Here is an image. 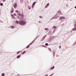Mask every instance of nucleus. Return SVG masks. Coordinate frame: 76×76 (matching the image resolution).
Returning <instances> with one entry per match:
<instances>
[{
    "label": "nucleus",
    "instance_id": "obj_1",
    "mask_svg": "<svg viewBox=\"0 0 76 76\" xmlns=\"http://www.w3.org/2000/svg\"><path fill=\"white\" fill-rule=\"evenodd\" d=\"M16 23H17V24H18V23H19L20 25H22V26H24V25L26 24V22L21 20L19 22L18 21H16Z\"/></svg>",
    "mask_w": 76,
    "mask_h": 76
},
{
    "label": "nucleus",
    "instance_id": "obj_2",
    "mask_svg": "<svg viewBox=\"0 0 76 76\" xmlns=\"http://www.w3.org/2000/svg\"><path fill=\"white\" fill-rule=\"evenodd\" d=\"M58 13L61 14V12H58V13L56 15L52 18V19H57V18H59V17H60V15L58 14Z\"/></svg>",
    "mask_w": 76,
    "mask_h": 76
},
{
    "label": "nucleus",
    "instance_id": "obj_3",
    "mask_svg": "<svg viewBox=\"0 0 76 76\" xmlns=\"http://www.w3.org/2000/svg\"><path fill=\"white\" fill-rule=\"evenodd\" d=\"M47 37V35H45V36H43L42 38V39H41L40 40L41 41H42L43 40H44V39H45V37Z\"/></svg>",
    "mask_w": 76,
    "mask_h": 76
},
{
    "label": "nucleus",
    "instance_id": "obj_4",
    "mask_svg": "<svg viewBox=\"0 0 76 76\" xmlns=\"http://www.w3.org/2000/svg\"><path fill=\"white\" fill-rule=\"evenodd\" d=\"M65 19V17L64 16L61 17L60 18V20H62L63 19Z\"/></svg>",
    "mask_w": 76,
    "mask_h": 76
},
{
    "label": "nucleus",
    "instance_id": "obj_5",
    "mask_svg": "<svg viewBox=\"0 0 76 76\" xmlns=\"http://www.w3.org/2000/svg\"><path fill=\"white\" fill-rule=\"evenodd\" d=\"M13 6L14 8L16 9V7H17V4L16 3H14Z\"/></svg>",
    "mask_w": 76,
    "mask_h": 76
},
{
    "label": "nucleus",
    "instance_id": "obj_6",
    "mask_svg": "<svg viewBox=\"0 0 76 76\" xmlns=\"http://www.w3.org/2000/svg\"><path fill=\"white\" fill-rule=\"evenodd\" d=\"M74 28H73L72 29V31H76V24H74Z\"/></svg>",
    "mask_w": 76,
    "mask_h": 76
},
{
    "label": "nucleus",
    "instance_id": "obj_7",
    "mask_svg": "<svg viewBox=\"0 0 76 76\" xmlns=\"http://www.w3.org/2000/svg\"><path fill=\"white\" fill-rule=\"evenodd\" d=\"M10 12L11 13H13V8H12L11 9V10L10 11Z\"/></svg>",
    "mask_w": 76,
    "mask_h": 76
},
{
    "label": "nucleus",
    "instance_id": "obj_8",
    "mask_svg": "<svg viewBox=\"0 0 76 76\" xmlns=\"http://www.w3.org/2000/svg\"><path fill=\"white\" fill-rule=\"evenodd\" d=\"M49 5V3H48L45 6V8H47L48 7V6Z\"/></svg>",
    "mask_w": 76,
    "mask_h": 76
},
{
    "label": "nucleus",
    "instance_id": "obj_9",
    "mask_svg": "<svg viewBox=\"0 0 76 76\" xmlns=\"http://www.w3.org/2000/svg\"><path fill=\"white\" fill-rule=\"evenodd\" d=\"M19 16H21V17H23L24 15L23 14H19Z\"/></svg>",
    "mask_w": 76,
    "mask_h": 76
},
{
    "label": "nucleus",
    "instance_id": "obj_10",
    "mask_svg": "<svg viewBox=\"0 0 76 76\" xmlns=\"http://www.w3.org/2000/svg\"><path fill=\"white\" fill-rule=\"evenodd\" d=\"M51 39H54V36H51L50 37Z\"/></svg>",
    "mask_w": 76,
    "mask_h": 76
},
{
    "label": "nucleus",
    "instance_id": "obj_11",
    "mask_svg": "<svg viewBox=\"0 0 76 76\" xmlns=\"http://www.w3.org/2000/svg\"><path fill=\"white\" fill-rule=\"evenodd\" d=\"M56 28H57V26H54L53 27V29H56Z\"/></svg>",
    "mask_w": 76,
    "mask_h": 76
},
{
    "label": "nucleus",
    "instance_id": "obj_12",
    "mask_svg": "<svg viewBox=\"0 0 76 76\" xmlns=\"http://www.w3.org/2000/svg\"><path fill=\"white\" fill-rule=\"evenodd\" d=\"M53 54V56H55V54H56V51H54Z\"/></svg>",
    "mask_w": 76,
    "mask_h": 76
},
{
    "label": "nucleus",
    "instance_id": "obj_13",
    "mask_svg": "<svg viewBox=\"0 0 76 76\" xmlns=\"http://www.w3.org/2000/svg\"><path fill=\"white\" fill-rule=\"evenodd\" d=\"M11 28H12V29H13V28H15V26H11Z\"/></svg>",
    "mask_w": 76,
    "mask_h": 76
},
{
    "label": "nucleus",
    "instance_id": "obj_14",
    "mask_svg": "<svg viewBox=\"0 0 76 76\" xmlns=\"http://www.w3.org/2000/svg\"><path fill=\"white\" fill-rule=\"evenodd\" d=\"M20 53H22V51H19L17 53V54H19V53H20Z\"/></svg>",
    "mask_w": 76,
    "mask_h": 76
},
{
    "label": "nucleus",
    "instance_id": "obj_15",
    "mask_svg": "<svg viewBox=\"0 0 76 76\" xmlns=\"http://www.w3.org/2000/svg\"><path fill=\"white\" fill-rule=\"evenodd\" d=\"M54 69V66H53V67H51L50 68V69H52V70Z\"/></svg>",
    "mask_w": 76,
    "mask_h": 76
},
{
    "label": "nucleus",
    "instance_id": "obj_16",
    "mask_svg": "<svg viewBox=\"0 0 76 76\" xmlns=\"http://www.w3.org/2000/svg\"><path fill=\"white\" fill-rule=\"evenodd\" d=\"M20 55H19L17 57V58H20Z\"/></svg>",
    "mask_w": 76,
    "mask_h": 76
},
{
    "label": "nucleus",
    "instance_id": "obj_17",
    "mask_svg": "<svg viewBox=\"0 0 76 76\" xmlns=\"http://www.w3.org/2000/svg\"><path fill=\"white\" fill-rule=\"evenodd\" d=\"M45 31H48L49 29L48 28H45Z\"/></svg>",
    "mask_w": 76,
    "mask_h": 76
},
{
    "label": "nucleus",
    "instance_id": "obj_18",
    "mask_svg": "<svg viewBox=\"0 0 76 76\" xmlns=\"http://www.w3.org/2000/svg\"><path fill=\"white\" fill-rule=\"evenodd\" d=\"M56 30L55 29H54L53 32V34H54V32H56Z\"/></svg>",
    "mask_w": 76,
    "mask_h": 76
},
{
    "label": "nucleus",
    "instance_id": "obj_19",
    "mask_svg": "<svg viewBox=\"0 0 76 76\" xmlns=\"http://www.w3.org/2000/svg\"><path fill=\"white\" fill-rule=\"evenodd\" d=\"M29 47H30V46L28 45L27 46V47H26V48H29Z\"/></svg>",
    "mask_w": 76,
    "mask_h": 76
},
{
    "label": "nucleus",
    "instance_id": "obj_20",
    "mask_svg": "<svg viewBox=\"0 0 76 76\" xmlns=\"http://www.w3.org/2000/svg\"><path fill=\"white\" fill-rule=\"evenodd\" d=\"M4 75H5V74H4V73H3L1 74V76H4Z\"/></svg>",
    "mask_w": 76,
    "mask_h": 76
},
{
    "label": "nucleus",
    "instance_id": "obj_21",
    "mask_svg": "<svg viewBox=\"0 0 76 76\" xmlns=\"http://www.w3.org/2000/svg\"><path fill=\"white\" fill-rule=\"evenodd\" d=\"M0 5L1 6H3V3H1Z\"/></svg>",
    "mask_w": 76,
    "mask_h": 76
},
{
    "label": "nucleus",
    "instance_id": "obj_22",
    "mask_svg": "<svg viewBox=\"0 0 76 76\" xmlns=\"http://www.w3.org/2000/svg\"><path fill=\"white\" fill-rule=\"evenodd\" d=\"M35 3H36V2H34V3L33 4V5H35Z\"/></svg>",
    "mask_w": 76,
    "mask_h": 76
},
{
    "label": "nucleus",
    "instance_id": "obj_23",
    "mask_svg": "<svg viewBox=\"0 0 76 76\" xmlns=\"http://www.w3.org/2000/svg\"><path fill=\"white\" fill-rule=\"evenodd\" d=\"M23 0H20V1L21 3H23Z\"/></svg>",
    "mask_w": 76,
    "mask_h": 76
},
{
    "label": "nucleus",
    "instance_id": "obj_24",
    "mask_svg": "<svg viewBox=\"0 0 76 76\" xmlns=\"http://www.w3.org/2000/svg\"><path fill=\"white\" fill-rule=\"evenodd\" d=\"M48 45V44L47 43H46L45 44V45L46 46H47V45Z\"/></svg>",
    "mask_w": 76,
    "mask_h": 76
},
{
    "label": "nucleus",
    "instance_id": "obj_25",
    "mask_svg": "<svg viewBox=\"0 0 76 76\" xmlns=\"http://www.w3.org/2000/svg\"><path fill=\"white\" fill-rule=\"evenodd\" d=\"M26 51H24L23 52V53H22V54L23 55V54H25V53H26Z\"/></svg>",
    "mask_w": 76,
    "mask_h": 76
},
{
    "label": "nucleus",
    "instance_id": "obj_26",
    "mask_svg": "<svg viewBox=\"0 0 76 76\" xmlns=\"http://www.w3.org/2000/svg\"><path fill=\"white\" fill-rule=\"evenodd\" d=\"M38 36H37L36 37V38L35 39H36H36H37V38H38Z\"/></svg>",
    "mask_w": 76,
    "mask_h": 76
},
{
    "label": "nucleus",
    "instance_id": "obj_27",
    "mask_svg": "<svg viewBox=\"0 0 76 76\" xmlns=\"http://www.w3.org/2000/svg\"><path fill=\"white\" fill-rule=\"evenodd\" d=\"M34 7V5H32V8L33 9Z\"/></svg>",
    "mask_w": 76,
    "mask_h": 76
},
{
    "label": "nucleus",
    "instance_id": "obj_28",
    "mask_svg": "<svg viewBox=\"0 0 76 76\" xmlns=\"http://www.w3.org/2000/svg\"><path fill=\"white\" fill-rule=\"evenodd\" d=\"M36 39H34L32 42H33V43L35 41Z\"/></svg>",
    "mask_w": 76,
    "mask_h": 76
},
{
    "label": "nucleus",
    "instance_id": "obj_29",
    "mask_svg": "<svg viewBox=\"0 0 76 76\" xmlns=\"http://www.w3.org/2000/svg\"><path fill=\"white\" fill-rule=\"evenodd\" d=\"M39 18H41H41H42V17L41 16H39Z\"/></svg>",
    "mask_w": 76,
    "mask_h": 76
},
{
    "label": "nucleus",
    "instance_id": "obj_30",
    "mask_svg": "<svg viewBox=\"0 0 76 76\" xmlns=\"http://www.w3.org/2000/svg\"><path fill=\"white\" fill-rule=\"evenodd\" d=\"M42 46L43 47H46V46H45L44 45H42Z\"/></svg>",
    "mask_w": 76,
    "mask_h": 76
},
{
    "label": "nucleus",
    "instance_id": "obj_31",
    "mask_svg": "<svg viewBox=\"0 0 76 76\" xmlns=\"http://www.w3.org/2000/svg\"><path fill=\"white\" fill-rule=\"evenodd\" d=\"M14 16H16V14L14 13Z\"/></svg>",
    "mask_w": 76,
    "mask_h": 76
},
{
    "label": "nucleus",
    "instance_id": "obj_32",
    "mask_svg": "<svg viewBox=\"0 0 76 76\" xmlns=\"http://www.w3.org/2000/svg\"><path fill=\"white\" fill-rule=\"evenodd\" d=\"M32 45V44L31 43H30L28 45L30 46V45Z\"/></svg>",
    "mask_w": 76,
    "mask_h": 76
},
{
    "label": "nucleus",
    "instance_id": "obj_33",
    "mask_svg": "<svg viewBox=\"0 0 76 76\" xmlns=\"http://www.w3.org/2000/svg\"><path fill=\"white\" fill-rule=\"evenodd\" d=\"M76 42H75L74 44H73V45H76Z\"/></svg>",
    "mask_w": 76,
    "mask_h": 76
},
{
    "label": "nucleus",
    "instance_id": "obj_34",
    "mask_svg": "<svg viewBox=\"0 0 76 76\" xmlns=\"http://www.w3.org/2000/svg\"><path fill=\"white\" fill-rule=\"evenodd\" d=\"M48 41H49V42H50V41H51V39H48Z\"/></svg>",
    "mask_w": 76,
    "mask_h": 76
},
{
    "label": "nucleus",
    "instance_id": "obj_35",
    "mask_svg": "<svg viewBox=\"0 0 76 76\" xmlns=\"http://www.w3.org/2000/svg\"><path fill=\"white\" fill-rule=\"evenodd\" d=\"M17 13H18V10H16L15 11Z\"/></svg>",
    "mask_w": 76,
    "mask_h": 76
},
{
    "label": "nucleus",
    "instance_id": "obj_36",
    "mask_svg": "<svg viewBox=\"0 0 76 76\" xmlns=\"http://www.w3.org/2000/svg\"><path fill=\"white\" fill-rule=\"evenodd\" d=\"M48 49H49V50H50L51 51V49L50 48H49Z\"/></svg>",
    "mask_w": 76,
    "mask_h": 76
},
{
    "label": "nucleus",
    "instance_id": "obj_37",
    "mask_svg": "<svg viewBox=\"0 0 76 76\" xmlns=\"http://www.w3.org/2000/svg\"><path fill=\"white\" fill-rule=\"evenodd\" d=\"M13 18H14V19H15V18H15V16H13V17H12Z\"/></svg>",
    "mask_w": 76,
    "mask_h": 76
},
{
    "label": "nucleus",
    "instance_id": "obj_38",
    "mask_svg": "<svg viewBox=\"0 0 76 76\" xmlns=\"http://www.w3.org/2000/svg\"><path fill=\"white\" fill-rule=\"evenodd\" d=\"M45 76H48V74H46Z\"/></svg>",
    "mask_w": 76,
    "mask_h": 76
},
{
    "label": "nucleus",
    "instance_id": "obj_39",
    "mask_svg": "<svg viewBox=\"0 0 76 76\" xmlns=\"http://www.w3.org/2000/svg\"><path fill=\"white\" fill-rule=\"evenodd\" d=\"M11 16H12V17L14 16L13 15V14H12V15H11Z\"/></svg>",
    "mask_w": 76,
    "mask_h": 76
},
{
    "label": "nucleus",
    "instance_id": "obj_40",
    "mask_svg": "<svg viewBox=\"0 0 76 76\" xmlns=\"http://www.w3.org/2000/svg\"><path fill=\"white\" fill-rule=\"evenodd\" d=\"M31 7H29V10H30V9H31Z\"/></svg>",
    "mask_w": 76,
    "mask_h": 76
},
{
    "label": "nucleus",
    "instance_id": "obj_41",
    "mask_svg": "<svg viewBox=\"0 0 76 76\" xmlns=\"http://www.w3.org/2000/svg\"><path fill=\"white\" fill-rule=\"evenodd\" d=\"M53 75H54V74H52L51 75L52 76H53Z\"/></svg>",
    "mask_w": 76,
    "mask_h": 76
},
{
    "label": "nucleus",
    "instance_id": "obj_42",
    "mask_svg": "<svg viewBox=\"0 0 76 76\" xmlns=\"http://www.w3.org/2000/svg\"><path fill=\"white\" fill-rule=\"evenodd\" d=\"M39 23H41V22L40 21H39Z\"/></svg>",
    "mask_w": 76,
    "mask_h": 76
},
{
    "label": "nucleus",
    "instance_id": "obj_43",
    "mask_svg": "<svg viewBox=\"0 0 76 76\" xmlns=\"http://www.w3.org/2000/svg\"><path fill=\"white\" fill-rule=\"evenodd\" d=\"M32 44L34 43L32 42L31 43Z\"/></svg>",
    "mask_w": 76,
    "mask_h": 76
},
{
    "label": "nucleus",
    "instance_id": "obj_44",
    "mask_svg": "<svg viewBox=\"0 0 76 76\" xmlns=\"http://www.w3.org/2000/svg\"><path fill=\"white\" fill-rule=\"evenodd\" d=\"M6 0H3V1H5Z\"/></svg>",
    "mask_w": 76,
    "mask_h": 76
},
{
    "label": "nucleus",
    "instance_id": "obj_45",
    "mask_svg": "<svg viewBox=\"0 0 76 76\" xmlns=\"http://www.w3.org/2000/svg\"><path fill=\"white\" fill-rule=\"evenodd\" d=\"M60 48H61V46H60Z\"/></svg>",
    "mask_w": 76,
    "mask_h": 76
},
{
    "label": "nucleus",
    "instance_id": "obj_46",
    "mask_svg": "<svg viewBox=\"0 0 76 76\" xmlns=\"http://www.w3.org/2000/svg\"><path fill=\"white\" fill-rule=\"evenodd\" d=\"M75 24L76 25V22H75Z\"/></svg>",
    "mask_w": 76,
    "mask_h": 76
},
{
    "label": "nucleus",
    "instance_id": "obj_47",
    "mask_svg": "<svg viewBox=\"0 0 76 76\" xmlns=\"http://www.w3.org/2000/svg\"><path fill=\"white\" fill-rule=\"evenodd\" d=\"M22 20H23V18H22Z\"/></svg>",
    "mask_w": 76,
    "mask_h": 76
},
{
    "label": "nucleus",
    "instance_id": "obj_48",
    "mask_svg": "<svg viewBox=\"0 0 76 76\" xmlns=\"http://www.w3.org/2000/svg\"><path fill=\"white\" fill-rule=\"evenodd\" d=\"M49 76H52L50 75Z\"/></svg>",
    "mask_w": 76,
    "mask_h": 76
},
{
    "label": "nucleus",
    "instance_id": "obj_49",
    "mask_svg": "<svg viewBox=\"0 0 76 76\" xmlns=\"http://www.w3.org/2000/svg\"><path fill=\"white\" fill-rule=\"evenodd\" d=\"M70 1H72V0H70Z\"/></svg>",
    "mask_w": 76,
    "mask_h": 76
}]
</instances>
